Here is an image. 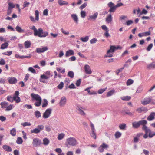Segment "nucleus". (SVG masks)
<instances>
[{"label":"nucleus","instance_id":"f257e3e1","mask_svg":"<svg viewBox=\"0 0 155 155\" xmlns=\"http://www.w3.org/2000/svg\"><path fill=\"white\" fill-rule=\"evenodd\" d=\"M52 76V75H51V73L50 71H47L45 73V74L41 75L39 81L41 82L47 84L48 83L47 80L49 79Z\"/></svg>","mask_w":155,"mask_h":155},{"label":"nucleus","instance_id":"f03ea898","mask_svg":"<svg viewBox=\"0 0 155 155\" xmlns=\"http://www.w3.org/2000/svg\"><path fill=\"white\" fill-rule=\"evenodd\" d=\"M34 35L35 36H38L39 37H45L48 35V33L47 32H44L42 29L41 28H39L35 31L34 33Z\"/></svg>","mask_w":155,"mask_h":155},{"label":"nucleus","instance_id":"7ed1b4c3","mask_svg":"<svg viewBox=\"0 0 155 155\" xmlns=\"http://www.w3.org/2000/svg\"><path fill=\"white\" fill-rule=\"evenodd\" d=\"M65 143L67 147L68 145L74 146L78 144V142L75 138L70 137L66 139Z\"/></svg>","mask_w":155,"mask_h":155},{"label":"nucleus","instance_id":"20e7f679","mask_svg":"<svg viewBox=\"0 0 155 155\" xmlns=\"http://www.w3.org/2000/svg\"><path fill=\"white\" fill-rule=\"evenodd\" d=\"M147 121L145 120H140L138 122H134L132 123V124L133 127L134 128H138L140 125H142L143 126L144 124H147Z\"/></svg>","mask_w":155,"mask_h":155},{"label":"nucleus","instance_id":"39448f33","mask_svg":"<svg viewBox=\"0 0 155 155\" xmlns=\"http://www.w3.org/2000/svg\"><path fill=\"white\" fill-rule=\"evenodd\" d=\"M119 48L116 47L114 46H111L110 47L109 50L107 51V55L104 56L105 57H111L113 56V54H110V53L114 52L115 49H118Z\"/></svg>","mask_w":155,"mask_h":155},{"label":"nucleus","instance_id":"423d86ee","mask_svg":"<svg viewBox=\"0 0 155 155\" xmlns=\"http://www.w3.org/2000/svg\"><path fill=\"white\" fill-rule=\"evenodd\" d=\"M44 126L42 125H39L37 126V128L32 130L31 131V133L38 134L44 129Z\"/></svg>","mask_w":155,"mask_h":155},{"label":"nucleus","instance_id":"0eeeda50","mask_svg":"<svg viewBox=\"0 0 155 155\" xmlns=\"http://www.w3.org/2000/svg\"><path fill=\"white\" fill-rule=\"evenodd\" d=\"M52 109L51 108L47 109L44 112L43 115V117L44 119L49 118L51 114Z\"/></svg>","mask_w":155,"mask_h":155},{"label":"nucleus","instance_id":"6e6552de","mask_svg":"<svg viewBox=\"0 0 155 155\" xmlns=\"http://www.w3.org/2000/svg\"><path fill=\"white\" fill-rule=\"evenodd\" d=\"M101 28L105 31L104 34V35L105 37L106 38H108L110 37V35L109 33V30L106 26L105 25H103L101 26Z\"/></svg>","mask_w":155,"mask_h":155},{"label":"nucleus","instance_id":"1a4fd4ad","mask_svg":"<svg viewBox=\"0 0 155 155\" xmlns=\"http://www.w3.org/2000/svg\"><path fill=\"white\" fill-rule=\"evenodd\" d=\"M152 99L151 97H148L145 98L141 101V103L143 105H146L151 102Z\"/></svg>","mask_w":155,"mask_h":155},{"label":"nucleus","instance_id":"9d476101","mask_svg":"<svg viewBox=\"0 0 155 155\" xmlns=\"http://www.w3.org/2000/svg\"><path fill=\"white\" fill-rule=\"evenodd\" d=\"M48 49L47 46H41L40 48H37L36 49V51L37 53H43Z\"/></svg>","mask_w":155,"mask_h":155},{"label":"nucleus","instance_id":"9b49d317","mask_svg":"<svg viewBox=\"0 0 155 155\" xmlns=\"http://www.w3.org/2000/svg\"><path fill=\"white\" fill-rule=\"evenodd\" d=\"M109 147L108 145L103 143L102 145H100L98 150L100 152L102 153L104 152V149H107Z\"/></svg>","mask_w":155,"mask_h":155},{"label":"nucleus","instance_id":"f8f14e48","mask_svg":"<svg viewBox=\"0 0 155 155\" xmlns=\"http://www.w3.org/2000/svg\"><path fill=\"white\" fill-rule=\"evenodd\" d=\"M41 144V140L37 138H35L33 139L32 144L33 146L37 147L40 145Z\"/></svg>","mask_w":155,"mask_h":155},{"label":"nucleus","instance_id":"ddd939ff","mask_svg":"<svg viewBox=\"0 0 155 155\" xmlns=\"http://www.w3.org/2000/svg\"><path fill=\"white\" fill-rule=\"evenodd\" d=\"M19 91H16L13 96L14 101H15L17 103H18L20 101V99L19 97Z\"/></svg>","mask_w":155,"mask_h":155},{"label":"nucleus","instance_id":"4468645a","mask_svg":"<svg viewBox=\"0 0 155 155\" xmlns=\"http://www.w3.org/2000/svg\"><path fill=\"white\" fill-rule=\"evenodd\" d=\"M35 19H34L33 17L31 16H30V18L31 21L35 22V20L38 21L39 20V12L38 10H36L35 11Z\"/></svg>","mask_w":155,"mask_h":155},{"label":"nucleus","instance_id":"2eb2a0df","mask_svg":"<svg viewBox=\"0 0 155 155\" xmlns=\"http://www.w3.org/2000/svg\"><path fill=\"white\" fill-rule=\"evenodd\" d=\"M67 99L65 97H62L60 101L59 105L61 107L64 106L66 104Z\"/></svg>","mask_w":155,"mask_h":155},{"label":"nucleus","instance_id":"dca6fc26","mask_svg":"<svg viewBox=\"0 0 155 155\" xmlns=\"http://www.w3.org/2000/svg\"><path fill=\"white\" fill-rule=\"evenodd\" d=\"M31 95L32 97V100L33 101H37L41 99V97L38 94L32 93Z\"/></svg>","mask_w":155,"mask_h":155},{"label":"nucleus","instance_id":"f3484780","mask_svg":"<svg viewBox=\"0 0 155 155\" xmlns=\"http://www.w3.org/2000/svg\"><path fill=\"white\" fill-rule=\"evenodd\" d=\"M84 68L85 73L87 74H91L92 73V71L91 69L90 66L87 65H85Z\"/></svg>","mask_w":155,"mask_h":155},{"label":"nucleus","instance_id":"a211bd4d","mask_svg":"<svg viewBox=\"0 0 155 155\" xmlns=\"http://www.w3.org/2000/svg\"><path fill=\"white\" fill-rule=\"evenodd\" d=\"M8 80L10 84H15L17 82V80L15 77H9L8 78Z\"/></svg>","mask_w":155,"mask_h":155},{"label":"nucleus","instance_id":"6ab92c4d","mask_svg":"<svg viewBox=\"0 0 155 155\" xmlns=\"http://www.w3.org/2000/svg\"><path fill=\"white\" fill-rule=\"evenodd\" d=\"M136 111L139 113H141L143 112H146L148 111L147 108L144 107H142L138 108Z\"/></svg>","mask_w":155,"mask_h":155},{"label":"nucleus","instance_id":"aec40b11","mask_svg":"<svg viewBox=\"0 0 155 155\" xmlns=\"http://www.w3.org/2000/svg\"><path fill=\"white\" fill-rule=\"evenodd\" d=\"M155 118V112H151L150 115L147 117V120L149 121H151L154 120Z\"/></svg>","mask_w":155,"mask_h":155},{"label":"nucleus","instance_id":"412c9836","mask_svg":"<svg viewBox=\"0 0 155 155\" xmlns=\"http://www.w3.org/2000/svg\"><path fill=\"white\" fill-rule=\"evenodd\" d=\"M71 17L74 22L77 24L78 23V18L77 15L76 14H72L71 15Z\"/></svg>","mask_w":155,"mask_h":155},{"label":"nucleus","instance_id":"4be33fe9","mask_svg":"<svg viewBox=\"0 0 155 155\" xmlns=\"http://www.w3.org/2000/svg\"><path fill=\"white\" fill-rule=\"evenodd\" d=\"M74 52L72 50H69L66 51L65 56L66 57L70 56L73 55L74 54Z\"/></svg>","mask_w":155,"mask_h":155},{"label":"nucleus","instance_id":"5701e85b","mask_svg":"<svg viewBox=\"0 0 155 155\" xmlns=\"http://www.w3.org/2000/svg\"><path fill=\"white\" fill-rule=\"evenodd\" d=\"M7 3L8 4V8L12 9L15 8V5L10 0L8 1Z\"/></svg>","mask_w":155,"mask_h":155},{"label":"nucleus","instance_id":"b1692460","mask_svg":"<svg viewBox=\"0 0 155 155\" xmlns=\"http://www.w3.org/2000/svg\"><path fill=\"white\" fill-rule=\"evenodd\" d=\"M98 15L97 12L94 13L93 15H90L88 18L89 20H95L97 17Z\"/></svg>","mask_w":155,"mask_h":155},{"label":"nucleus","instance_id":"393cba45","mask_svg":"<svg viewBox=\"0 0 155 155\" xmlns=\"http://www.w3.org/2000/svg\"><path fill=\"white\" fill-rule=\"evenodd\" d=\"M150 31H149L147 32H145L142 33H140L138 34V36L140 37H142L143 36H146L149 35H150Z\"/></svg>","mask_w":155,"mask_h":155},{"label":"nucleus","instance_id":"a878e982","mask_svg":"<svg viewBox=\"0 0 155 155\" xmlns=\"http://www.w3.org/2000/svg\"><path fill=\"white\" fill-rule=\"evenodd\" d=\"M112 21V17L110 14H109L106 18V21L108 23L111 22Z\"/></svg>","mask_w":155,"mask_h":155},{"label":"nucleus","instance_id":"bb28decb","mask_svg":"<svg viewBox=\"0 0 155 155\" xmlns=\"http://www.w3.org/2000/svg\"><path fill=\"white\" fill-rule=\"evenodd\" d=\"M146 124H144L142 127V129L145 131V133L149 134L151 131L150 129L148 128L146 126Z\"/></svg>","mask_w":155,"mask_h":155},{"label":"nucleus","instance_id":"cd10ccee","mask_svg":"<svg viewBox=\"0 0 155 155\" xmlns=\"http://www.w3.org/2000/svg\"><path fill=\"white\" fill-rule=\"evenodd\" d=\"M15 29L19 33L25 32L24 30L22 29L18 25L16 27Z\"/></svg>","mask_w":155,"mask_h":155},{"label":"nucleus","instance_id":"c85d7f7f","mask_svg":"<svg viewBox=\"0 0 155 155\" xmlns=\"http://www.w3.org/2000/svg\"><path fill=\"white\" fill-rule=\"evenodd\" d=\"M2 147L3 149L6 151L11 152L12 151V148L10 146H8L4 145H3Z\"/></svg>","mask_w":155,"mask_h":155},{"label":"nucleus","instance_id":"c756f323","mask_svg":"<svg viewBox=\"0 0 155 155\" xmlns=\"http://www.w3.org/2000/svg\"><path fill=\"white\" fill-rule=\"evenodd\" d=\"M31 43L29 41H26L24 43L25 48L26 49L29 48L31 45Z\"/></svg>","mask_w":155,"mask_h":155},{"label":"nucleus","instance_id":"7c9ffc66","mask_svg":"<svg viewBox=\"0 0 155 155\" xmlns=\"http://www.w3.org/2000/svg\"><path fill=\"white\" fill-rule=\"evenodd\" d=\"M58 2L60 6H62L64 5H68V2L62 0H58Z\"/></svg>","mask_w":155,"mask_h":155},{"label":"nucleus","instance_id":"2f4dec72","mask_svg":"<svg viewBox=\"0 0 155 155\" xmlns=\"http://www.w3.org/2000/svg\"><path fill=\"white\" fill-rule=\"evenodd\" d=\"M8 44L7 42H5L1 44L0 48L2 49H4L7 48L8 46Z\"/></svg>","mask_w":155,"mask_h":155},{"label":"nucleus","instance_id":"473e14b6","mask_svg":"<svg viewBox=\"0 0 155 155\" xmlns=\"http://www.w3.org/2000/svg\"><path fill=\"white\" fill-rule=\"evenodd\" d=\"M147 67L148 69H151L152 68H155V63L154 62H152L147 65Z\"/></svg>","mask_w":155,"mask_h":155},{"label":"nucleus","instance_id":"72a5a7b5","mask_svg":"<svg viewBox=\"0 0 155 155\" xmlns=\"http://www.w3.org/2000/svg\"><path fill=\"white\" fill-rule=\"evenodd\" d=\"M0 105L1 106L2 108H4L6 107L8 105V102H2L0 103Z\"/></svg>","mask_w":155,"mask_h":155},{"label":"nucleus","instance_id":"f704fd0d","mask_svg":"<svg viewBox=\"0 0 155 155\" xmlns=\"http://www.w3.org/2000/svg\"><path fill=\"white\" fill-rule=\"evenodd\" d=\"M89 39V36H87L84 37H82L81 38L80 40H81L83 42H86Z\"/></svg>","mask_w":155,"mask_h":155},{"label":"nucleus","instance_id":"c9c22d12","mask_svg":"<svg viewBox=\"0 0 155 155\" xmlns=\"http://www.w3.org/2000/svg\"><path fill=\"white\" fill-rule=\"evenodd\" d=\"M34 114L35 116L37 118H39L41 117V113L39 111H35L34 112Z\"/></svg>","mask_w":155,"mask_h":155},{"label":"nucleus","instance_id":"e433bc0d","mask_svg":"<svg viewBox=\"0 0 155 155\" xmlns=\"http://www.w3.org/2000/svg\"><path fill=\"white\" fill-rule=\"evenodd\" d=\"M41 103V99L38 100L34 103V105L36 107H39Z\"/></svg>","mask_w":155,"mask_h":155},{"label":"nucleus","instance_id":"4c0bfd02","mask_svg":"<svg viewBox=\"0 0 155 155\" xmlns=\"http://www.w3.org/2000/svg\"><path fill=\"white\" fill-rule=\"evenodd\" d=\"M10 134L12 136H15L16 134V130L15 129L13 128L11 129L10 130Z\"/></svg>","mask_w":155,"mask_h":155},{"label":"nucleus","instance_id":"58836bf2","mask_svg":"<svg viewBox=\"0 0 155 155\" xmlns=\"http://www.w3.org/2000/svg\"><path fill=\"white\" fill-rule=\"evenodd\" d=\"M16 142L17 144H20L22 143L23 140L21 137H18L17 138Z\"/></svg>","mask_w":155,"mask_h":155},{"label":"nucleus","instance_id":"ea45409f","mask_svg":"<svg viewBox=\"0 0 155 155\" xmlns=\"http://www.w3.org/2000/svg\"><path fill=\"white\" fill-rule=\"evenodd\" d=\"M121 98L123 100L128 101L130 99L131 97L128 96H123L121 97Z\"/></svg>","mask_w":155,"mask_h":155},{"label":"nucleus","instance_id":"a19ab883","mask_svg":"<svg viewBox=\"0 0 155 155\" xmlns=\"http://www.w3.org/2000/svg\"><path fill=\"white\" fill-rule=\"evenodd\" d=\"M48 104V101L47 100L45 99H43V103L42 105V107H46Z\"/></svg>","mask_w":155,"mask_h":155},{"label":"nucleus","instance_id":"79ce46f5","mask_svg":"<svg viewBox=\"0 0 155 155\" xmlns=\"http://www.w3.org/2000/svg\"><path fill=\"white\" fill-rule=\"evenodd\" d=\"M74 74L72 71H69L68 72V75L71 78H73L74 77Z\"/></svg>","mask_w":155,"mask_h":155},{"label":"nucleus","instance_id":"37998d69","mask_svg":"<svg viewBox=\"0 0 155 155\" xmlns=\"http://www.w3.org/2000/svg\"><path fill=\"white\" fill-rule=\"evenodd\" d=\"M115 92V91L114 90H111L108 92L107 94V97H109L112 95Z\"/></svg>","mask_w":155,"mask_h":155},{"label":"nucleus","instance_id":"c03bdc74","mask_svg":"<svg viewBox=\"0 0 155 155\" xmlns=\"http://www.w3.org/2000/svg\"><path fill=\"white\" fill-rule=\"evenodd\" d=\"M7 100L11 102H13L14 101V97H12L10 96H8L7 97Z\"/></svg>","mask_w":155,"mask_h":155},{"label":"nucleus","instance_id":"a18cd8bd","mask_svg":"<svg viewBox=\"0 0 155 155\" xmlns=\"http://www.w3.org/2000/svg\"><path fill=\"white\" fill-rule=\"evenodd\" d=\"M119 127L121 130H124L126 127V124L123 123L119 125Z\"/></svg>","mask_w":155,"mask_h":155},{"label":"nucleus","instance_id":"49530a36","mask_svg":"<svg viewBox=\"0 0 155 155\" xmlns=\"http://www.w3.org/2000/svg\"><path fill=\"white\" fill-rule=\"evenodd\" d=\"M57 70L59 72L62 73H64L65 72V69L64 68L62 70L61 69L60 67H57L56 68Z\"/></svg>","mask_w":155,"mask_h":155},{"label":"nucleus","instance_id":"de8ad7c7","mask_svg":"<svg viewBox=\"0 0 155 155\" xmlns=\"http://www.w3.org/2000/svg\"><path fill=\"white\" fill-rule=\"evenodd\" d=\"M43 144L45 145H47L49 143V140L47 138H45L43 140Z\"/></svg>","mask_w":155,"mask_h":155},{"label":"nucleus","instance_id":"09e8293b","mask_svg":"<svg viewBox=\"0 0 155 155\" xmlns=\"http://www.w3.org/2000/svg\"><path fill=\"white\" fill-rule=\"evenodd\" d=\"M121 133L119 131H117L116 132L115 134V136L116 138H118L120 137H121Z\"/></svg>","mask_w":155,"mask_h":155},{"label":"nucleus","instance_id":"8fccbe9b","mask_svg":"<svg viewBox=\"0 0 155 155\" xmlns=\"http://www.w3.org/2000/svg\"><path fill=\"white\" fill-rule=\"evenodd\" d=\"M134 81L133 80L131 79H129L127 81L126 83V84L127 86H129L131 85L133 83Z\"/></svg>","mask_w":155,"mask_h":155},{"label":"nucleus","instance_id":"3c124183","mask_svg":"<svg viewBox=\"0 0 155 155\" xmlns=\"http://www.w3.org/2000/svg\"><path fill=\"white\" fill-rule=\"evenodd\" d=\"M65 136V134L63 133H61L59 134L58 136V140L62 139Z\"/></svg>","mask_w":155,"mask_h":155},{"label":"nucleus","instance_id":"603ef678","mask_svg":"<svg viewBox=\"0 0 155 155\" xmlns=\"http://www.w3.org/2000/svg\"><path fill=\"white\" fill-rule=\"evenodd\" d=\"M28 70L33 74H36L35 70L32 67H30L28 69Z\"/></svg>","mask_w":155,"mask_h":155},{"label":"nucleus","instance_id":"864d4df0","mask_svg":"<svg viewBox=\"0 0 155 155\" xmlns=\"http://www.w3.org/2000/svg\"><path fill=\"white\" fill-rule=\"evenodd\" d=\"M78 110L79 111V114L80 115L83 116L85 115V113L81 109L79 108L78 109Z\"/></svg>","mask_w":155,"mask_h":155},{"label":"nucleus","instance_id":"5fc2aeb1","mask_svg":"<svg viewBox=\"0 0 155 155\" xmlns=\"http://www.w3.org/2000/svg\"><path fill=\"white\" fill-rule=\"evenodd\" d=\"M95 131H91V132L90 134L91 136L95 139L96 138Z\"/></svg>","mask_w":155,"mask_h":155},{"label":"nucleus","instance_id":"6e6d98bb","mask_svg":"<svg viewBox=\"0 0 155 155\" xmlns=\"http://www.w3.org/2000/svg\"><path fill=\"white\" fill-rule=\"evenodd\" d=\"M21 125H22L23 127H25L26 126H30L31 125V124L28 122H25L24 123H21Z\"/></svg>","mask_w":155,"mask_h":155},{"label":"nucleus","instance_id":"4d7b16f0","mask_svg":"<svg viewBox=\"0 0 155 155\" xmlns=\"http://www.w3.org/2000/svg\"><path fill=\"white\" fill-rule=\"evenodd\" d=\"M64 86V83L62 82H61L57 86V87L59 89H61Z\"/></svg>","mask_w":155,"mask_h":155},{"label":"nucleus","instance_id":"13d9d810","mask_svg":"<svg viewBox=\"0 0 155 155\" xmlns=\"http://www.w3.org/2000/svg\"><path fill=\"white\" fill-rule=\"evenodd\" d=\"M153 44L152 43L150 44L146 48L147 50L149 51H150L153 47Z\"/></svg>","mask_w":155,"mask_h":155},{"label":"nucleus","instance_id":"bf43d9fd","mask_svg":"<svg viewBox=\"0 0 155 155\" xmlns=\"http://www.w3.org/2000/svg\"><path fill=\"white\" fill-rule=\"evenodd\" d=\"M12 54V51H7L2 53V54L5 55L10 56Z\"/></svg>","mask_w":155,"mask_h":155},{"label":"nucleus","instance_id":"052dcab7","mask_svg":"<svg viewBox=\"0 0 155 155\" xmlns=\"http://www.w3.org/2000/svg\"><path fill=\"white\" fill-rule=\"evenodd\" d=\"M107 88L106 87L105 88L101 89H99L98 91V93L99 94H101L104 92L107 89Z\"/></svg>","mask_w":155,"mask_h":155},{"label":"nucleus","instance_id":"680f3d73","mask_svg":"<svg viewBox=\"0 0 155 155\" xmlns=\"http://www.w3.org/2000/svg\"><path fill=\"white\" fill-rule=\"evenodd\" d=\"M133 23V21L132 20H129L126 21V22L124 24L127 26H129L131 24Z\"/></svg>","mask_w":155,"mask_h":155},{"label":"nucleus","instance_id":"e2e57ef3","mask_svg":"<svg viewBox=\"0 0 155 155\" xmlns=\"http://www.w3.org/2000/svg\"><path fill=\"white\" fill-rule=\"evenodd\" d=\"M81 17L82 18H84L86 15L85 12L84 11H81Z\"/></svg>","mask_w":155,"mask_h":155},{"label":"nucleus","instance_id":"0e129e2a","mask_svg":"<svg viewBox=\"0 0 155 155\" xmlns=\"http://www.w3.org/2000/svg\"><path fill=\"white\" fill-rule=\"evenodd\" d=\"M116 8V7L115 5L113 7L110 8V9L109 10V12H115Z\"/></svg>","mask_w":155,"mask_h":155},{"label":"nucleus","instance_id":"69168bd1","mask_svg":"<svg viewBox=\"0 0 155 155\" xmlns=\"http://www.w3.org/2000/svg\"><path fill=\"white\" fill-rule=\"evenodd\" d=\"M61 32L64 34L68 35L69 34V32L68 31H66L63 28H61Z\"/></svg>","mask_w":155,"mask_h":155},{"label":"nucleus","instance_id":"338daca9","mask_svg":"<svg viewBox=\"0 0 155 155\" xmlns=\"http://www.w3.org/2000/svg\"><path fill=\"white\" fill-rule=\"evenodd\" d=\"M12 11V9L8 8L7 12V15H11Z\"/></svg>","mask_w":155,"mask_h":155},{"label":"nucleus","instance_id":"774afa93","mask_svg":"<svg viewBox=\"0 0 155 155\" xmlns=\"http://www.w3.org/2000/svg\"><path fill=\"white\" fill-rule=\"evenodd\" d=\"M155 135V132H151V131H150L149 134V137L150 138H152L153 136Z\"/></svg>","mask_w":155,"mask_h":155}]
</instances>
